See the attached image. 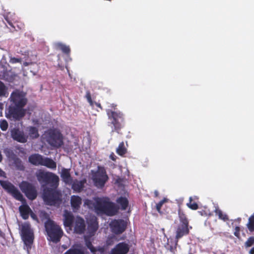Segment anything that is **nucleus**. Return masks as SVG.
Segmentation results:
<instances>
[{
    "label": "nucleus",
    "instance_id": "obj_1",
    "mask_svg": "<svg viewBox=\"0 0 254 254\" xmlns=\"http://www.w3.org/2000/svg\"><path fill=\"white\" fill-rule=\"evenodd\" d=\"M38 181L43 187L42 198L46 204L55 206L62 202V194L57 188L59 185V178L55 174L40 170L36 174Z\"/></svg>",
    "mask_w": 254,
    "mask_h": 254
},
{
    "label": "nucleus",
    "instance_id": "obj_2",
    "mask_svg": "<svg viewBox=\"0 0 254 254\" xmlns=\"http://www.w3.org/2000/svg\"><path fill=\"white\" fill-rule=\"evenodd\" d=\"M9 100L10 104L5 113L6 117L14 121H20L26 113V110L24 108L28 101L26 93L15 89L11 93Z\"/></svg>",
    "mask_w": 254,
    "mask_h": 254
},
{
    "label": "nucleus",
    "instance_id": "obj_3",
    "mask_svg": "<svg viewBox=\"0 0 254 254\" xmlns=\"http://www.w3.org/2000/svg\"><path fill=\"white\" fill-rule=\"evenodd\" d=\"M94 204L95 210L108 216H113L117 212L115 204L110 201L108 197H97Z\"/></svg>",
    "mask_w": 254,
    "mask_h": 254
},
{
    "label": "nucleus",
    "instance_id": "obj_4",
    "mask_svg": "<svg viewBox=\"0 0 254 254\" xmlns=\"http://www.w3.org/2000/svg\"><path fill=\"white\" fill-rule=\"evenodd\" d=\"M178 216L180 223L176 229L175 239L178 241L184 236L188 235L192 227L189 225V220L185 212L181 209L178 210Z\"/></svg>",
    "mask_w": 254,
    "mask_h": 254
},
{
    "label": "nucleus",
    "instance_id": "obj_5",
    "mask_svg": "<svg viewBox=\"0 0 254 254\" xmlns=\"http://www.w3.org/2000/svg\"><path fill=\"white\" fill-rule=\"evenodd\" d=\"M106 113L110 121L109 123L112 126V131L119 133L124 126V115L120 111H113L109 109L106 110Z\"/></svg>",
    "mask_w": 254,
    "mask_h": 254
},
{
    "label": "nucleus",
    "instance_id": "obj_6",
    "mask_svg": "<svg viewBox=\"0 0 254 254\" xmlns=\"http://www.w3.org/2000/svg\"><path fill=\"white\" fill-rule=\"evenodd\" d=\"M45 227L48 236L52 242L58 243L60 241L63 235V231L53 220L48 218L45 223Z\"/></svg>",
    "mask_w": 254,
    "mask_h": 254
},
{
    "label": "nucleus",
    "instance_id": "obj_7",
    "mask_svg": "<svg viewBox=\"0 0 254 254\" xmlns=\"http://www.w3.org/2000/svg\"><path fill=\"white\" fill-rule=\"evenodd\" d=\"M28 161L35 166H44L53 170H55L57 167L56 163L51 158L43 157L38 153H34L29 156Z\"/></svg>",
    "mask_w": 254,
    "mask_h": 254
},
{
    "label": "nucleus",
    "instance_id": "obj_8",
    "mask_svg": "<svg viewBox=\"0 0 254 254\" xmlns=\"http://www.w3.org/2000/svg\"><path fill=\"white\" fill-rule=\"evenodd\" d=\"M45 135L46 141L53 147L58 148L63 144L62 134L55 129H49Z\"/></svg>",
    "mask_w": 254,
    "mask_h": 254
},
{
    "label": "nucleus",
    "instance_id": "obj_9",
    "mask_svg": "<svg viewBox=\"0 0 254 254\" xmlns=\"http://www.w3.org/2000/svg\"><path fill=\"white\" fill-rule=\"evenodd\" d=\"M21 235L22 240L27 249H30L34 240V234L31 229L30 224L26 222L21 226Z\"/></svg>",
    "mask_w": 254,
    "mask_h": 254
},
{
    "label": "nucleus",
    "instance_id": "obj_10",
    "mask_svg": "<svg viewBox=\"0 0 254 254\" xmlns=\"http://www.w3.org/2000/svg\"><path fill=\"white\" fill-rule=\"evenodd\" d=\"M0 185L5 191L15 199L22 202L25 201L23 195L11 183L8 181L0 180Z\"/></svg>",
    "mask_w": 254,
    "mask_h": 254
},
{
    "label": "nucleus",
    "instance_id": "obj_11",
    "mask_svg": "<svg viewBox=\"0 0 254 254\" xmlns=\"http://www.w3.org/2000/svg\"><path fill=\"white\" fill-rule=\"evenodd\" d=\"M20 188L26 196L30 200H34L37 196V191L35 187L32 184L23 181L20 184Z\"/></svg>",
    "mask_w": 254,
    "mask_h": 254
},
{
    "label": "nucleus",
    "instance_id": "obj_12",
    "mask_svg": "<svg viewBox=\"0 0 254 254\" xmlns=\"http://www.w3.org/2000/svg\"><path fill=\"white\" fill-rule=\"evenodd\" d=\"M110 227L112 232L116 234H122L126 229L127 223L123 219H115L111 221Z\"/></svg>",
    "mask_w": 254,
    "mask_h": 254
},
{
    "label": "nucleus",
    "instance_id": "obj_13",
    "mask_svg": "<svg viewBox=\"0 0 254 254\" xmlns=\"http://www.w3.org/2000/svg\"><path fill=\"white\" fill-rule=\"evenodd\" d=\"M109 177L105 171L98 172L93 176V181L94 185L98 188H103L108 181Z\"/></svg>",
    "mask_w": 254,
    "mask_h": 254
},
{
    "label": "nucleus",
    "instance_id": "obj_14",
    "mask_svg": "<svg viewBox=\"0 0 254 254\" xmlns=\"http://www.w3.org/2000/svg\"><path fill=\"white\" fill-rule=\"evenodd\" d=\"M129 245L125 242L117 244L111 249L109 254H127L129 251Z\"/></svg>",
    "mask_w": 254,
    "mask_h": 254
},
{
    "label": "nucleus",
    "instance_id": "obj_15",
    "mask_svg": "<svg viewBox=\"0 0 254 254\" xmlns=\"http://www.w3.org/2000/svg\"><path fill=\"white\" fill-rule=\"evenodd\" d=\"M74 232L78 234H83L85 231V223L83 218L76 216L73 224Z\"/></svg>",
    "mask_w": 254,
    "mask_h": 254
},
{
    "label": "nucleus",
    "instance_id": "obj_16",
    "mask_svg": "<svg viewBox=\"0 0 254 254\" xmlns=\"http://www.w3.org/2000/svg\"><path fill=\"white\" fill-rule=\"evenodd\" d=\"M12 138L20 143H25L27 141V136L24 134L23 131L18 128H13L10 131Z\"/></svg>",
    "mask_w": 254,
    "mask_h": 254
},
{
    "label": "nucleus",
    "instance_id": "obj_17",
    "mask_svg": "<svg viewBox=\"0 0 254 254\" xmlns=\"http://www.w3.org/2000/svg\"><path fill=\"white\" fill-rule=\"evenodd\" d=\"M63 216V221L64 227H68L71 229L74 222L75 218H74L73 214L71 212L67 210L64 211Z\"/></svg>",
    "mask_w": 254,
    "mask_h": 254
},
{
    "label": "nucleus",
    "instance_id": "obj_18",
    "mask_svg": "<svg viewBox=\"0 0 254 254\" xmlns=\"http://www.w3.org/2000/svg\"><path fill=\"white\" fill-rule=\"evenodd\" d=\"M87 230L91 235H93L98 228V223L96 217H92L87 220Z\"/></svg>",
    "mask_w": 254,
    "mask_h": 254
},
{
    "label": "nucleus",
    "instance_id": "obj_19",
    "mask_svg": "<svg viewBox=\"0 0 254 254\" xmlns=\"http://www.w3.org/2000/svg\"><path fill=\"white\" fill-rule=\"evenodd\" d=\"M86 183V180L85 179L80 181L75 179L73 181H72L71 189L75 192H80L83 190Z\"/></svg>",
    "mask_w": 254,
    "mask_h": 254
},
{
    "label": "nucleus",
    "instance_id": "obj_20",
    "mask_svg": "<svg viewBox=\"0 0 254 254\" xmlns=\"http://www.w3.org/2000/svg\"><path fill=\"white\" fill-rule=\"evenodd\" d=\"M70 169L63 168L62 169L61 177L63 181L66 184H71L72 178L70 175Z\"/></svg>",
    "mask_w": 254,
    "mask_h": 254
},
{
    "label": "nucleus",
    "instance_id": "obj_21",
    "mask_svg": "<svg viewBox=\"0 0 254 254\" xmlns=\"http://www.w3.org/2000/svg\"><path fill=\"white\" fill-rule=\"evenodd\" d=\"M82 204V199L81 197L78 195H72L70 199V204L72 209L74 210H77L80 207Z\"/></svg>",
    "mask_w": 254,
    "mask_h": 254
},
{
    "label": "nucleus",
    "instance_id": "obj_22",
    "mask_svg": "<svg viewBox=\"0 0 254 254\" xmlns=\"http://www.w3.org/2000/svg\"><path fill=\"white\" fill-rule=\"evenodd\" d=\"M19 211L22 218L24 220L29 218L30 213L32 210L28 205H23L19 207Z\"/></svg>",
    "mask_w": 254,
    "mask_h": 254
},
{
    "label": "nucleus",
    "instance_id": "obj_23",
    "mask_svg": "<svg viewBox=\"0 0 254 254\" xmlns=\"http://www.w3.org/2000/svg\"><path fill=\"white\" fill-rule=\"evenodd\" d=\"M116 201L121 206V209L123 210H126L128 207V200L125 197L120 196L117 198Z\"/></svg>",
    "mask_w": 254,
    "mask_h": 254
},
{
    "label": "nucleus",
    "instance_id": "obj_24",
    "mask_svg": "<svg viewBox=\"0 0 254 254\" xmlns=\"http://www.w3.org/2000/svg\"><path fill=\"white\" fill-rule=\"evenodd\" d=\"M0 79L10 81L12 79V77L9 75V71L6 69L3 68L2 71H0Z\"/></svg>",
    "mask_w": 254,
    "mask_h": 254
},
{
    "label": "nucleus",
    "instance_id": "obj_25",
    "mask_svg": "<svg viewBox=\"0 0 254 254\" xmlns=\"http://www.w3.org/2000/svg\"><path fill=\"white\" fill-rule=\"evenodd\" d=\"M64 254H85L84 250L79 248H71Z\"/></svg>",
    "mask_w": 254,
    "mask_h": 254
},
{
    "label": "nucleus",
    "instance_id": "obj_26",
    "mask_svg": "<svg viewBox=\"0 0 254 254\" xmlns=\"http://www.w3.org/2000/svg\"><path fill=\"white\" fill-rule=\"evenodd\" d=\"M56 48L61 50L65 54L69 55L70 52V49L68 46H66L63 43H58L56 44Z\"/></svg>",
    "mask_w": 254,
    "mask_h": 254
},
{
    "label": "nucleus",
    "instance_id": "obj_27",
    "mask_svg": "<svg viewBox=\"0 0 254 254\" xmlns=\"http://www.w3.org/2000/svg\"><path fill=\"white\" fill-rule=\"evenodd\" d=\"M29 135L33 139L37 138L39 136L38 129L35 127H30L28 128Z\"/></svg>",
    "mask_w": 254,
    "mask_h": 254
},
{
    "label": "nucleus",
    "instance_id": "obj_28",
    "mask_svg": "<svg viewBox=\"0 0 254 254\" xmlns=\"http://www.w3.org/2000/svg\"><path fill=\"white\" fill-rule=\"evenodd\" d=\"M8 88L6 85L1 81H0V97H7L8 93Z\"/></svg>",
    "mask_w": 254,
    "mask_h": 254
},
{
    "label": "nucleus",
    "instance_id": "obj_29",
    "mask_svg": "<svg viewBox=\"0 0 254 254\" xmlns=\"http://www.w3.org/2000/svg\"><path fill=\"white\" fill-rule=\"evenodd\" d=\"M116 152L120 156H123L126 153L127 149L125 147L123 141L119 144L118 147L117 148Z\"/></svg>",
    "mask_w": 254,
    "mask_h": 254
},
{
    "label": "nucleus",
    "instance_id": "obj_30",
    "mask_svg": "<svg viewBox=\"0 0 254 254\" xmlns=\"http://www.w3.org/2000/svg\"><path fill=\"white\" fill-rule=\"evenodd\" d=\"M215 213L218 216L219 219H222L224 221L228 220L229 218L226 214H224L223 212L219 208H217L215 210Z\"/></svg>",
    "mask_w": 254,
    "mask_h": 254
},
{
    "label": "nucleus",
    "instance_id": "obj_31",
    "mask_svg": "<svg viewBox=\"0 0 254 254\" xmlns=\"http://www.w3.org/2000/svg\"><path fill=\"white\" fill-rule=\"evenodd\" d=\"M247 226L248 229L251 232H254V214L249 217V222Z\"/></svg>",
    "mask_w": 254,
    "mask_h": 254
},
{
    "label": "nucleus",
    "instance_id": "obj_32",
    "mask_svg": "<svg viewBox=\"0 0 254 254\" xmlns=\"http://www.w3.org/2000/svg\"><path fill=\"white\" fill-rule=\"evenodd\" d=\"M187 206L192 210H196L198 208V205L197 203L192 202V197H190L189 202L187 203Z\"/></svg>",
    "mask_w": 254,
    "mask_h": 254
},
{
    "label": "nucleus",
    "instance_id": "obj_33",
    "mask_svg": "<svg viewBox=\"0 0 254 254\" xmlns=\"http://www.w3.org/2000/svg\"><path fill=\"white\" fill-rule=\"evenodd\" d=\"M85 245L92 254H96V247L92 245V242L90 241L86 240Z\"/></svg>",
    "mask_w": 254,
    "mask_h": 254
},
{
    "label": "nucleus",
    "instance_id": "obj_34",
    "mask_svg": "<svg viewBox=\"0 0 254 254\" xmlns=\"http://www.w3.org/2000/svg\"><path fill=\"white\" fill-rule=\"evenodd\" d=\"M8 123L5 120L0 121V127L3 131H5L8 128Z\"/></svg>",
    "mask_w": 254,
    "mask_h": 254
},
{
    "label": "nucleus",
    "instance_id": "obj_35",
    "mask_svg": "<svg viewBox=\"0 0 254 254\" xmlns=\"http://www.w3.org/2000/svg\"><path fill=\"white\" fill-rule=\"evenodd\" d=\"M254 244V237H250L245 243L246 248L251 247Z\"/></svg>",
    "mask_w": 254,
    "mask_h": 254
},
{
    "label": "nucleus",
    "instance_id": "obj_36",
    "mask_svg": "<svg viewBox=\"0 0 254 254\" xmlns=\"http://www.w3.org/2000/svg\"><path fill=\"white\" fill-rule=\"evenodd\" d=\"M166 201H167L166 199L164 198L163 200H161V201H160L158 203L156 204V210L159 213H161V207H162L163 204H164V203L165 202H166Z\"/></svg>",
    "mask_w": 254,
    "mask_h": 254
},
{
    "label": "nucleus",
    "instance_id": "obj_37",
    "mask_svg": "<svg viewBox=\"0 0 254 254\" xmlns=\"http://www.w3.org/2000/svg\"><path fill=\"white\" fill-rule=\"evenodd\" d=\"M86 97L90 105L92 107H93L94 102L92 100L91 94L89 91L86 92Z\"/></svg>",
    "mask_w": 254,
    "mask_h": 254
},
{
    "label": "nucleus",
    "instance_id": "obj_38",
    "mask_svg": "<svg viewBox=\"0 0 254 254\" xmlns=\"http://www.w3.org/2000/svg\"><path fill=\"white\" fill-rule=\"evenodd\" d=\"M22 61L21 59L20 58H16L15 57L11 58L10 59V63L11 64H16L17 63H21Z\"/></svg>",
    "mask_w": 254,
    "mask_h": 254
},
{
    "label": "nucleus",
    "instance_id": "obj_39",
    "mask_svg": "<svg viewBox=\"0 0 254 254\" xmlns=\"http://www.w3.org/2000/svg\"><path fill=\"white\" fill-rule=\"evenodd\" d=\"M234 235L237 238H239L240 236V228L239 226H236L235 228Z\"/></svg>",
    "mask_w": 254,
    "mask_h": 254
},
{
    "label": "nucleus",
    "instance_id": "obj_40",
    "mask_svg": "<svg viewBox=\"0 0 254 254\" xmlns=\"http://www.w3.org/2000/svg\"><path fill=\"white\" fill-rule=\"evenodd\" d=\"M4 19L6 21V22L9 24V25L11 26L12 27H13L14 29H15V27L14 26H13V24H12V21L9 18V14H7L5 16H4Z\"/></svg>",
    "mask_w": 254,
    "mask_h": 254
},
{
    "label": "nucleus",
    "instance_id": "obj_41",
    "mask_svg": "<svg viewBox=\"0 0 254 254\" xmlns=\"http://www.w3.org/2000/svg\"><path fill=\"white\" fill-rule=\"evenodd\" d=\"M96 252L97 251L99 252L101 254H104L105 253V248L103 247L99 246L97 248H96Z\"/></svg>",
    "mask_w": 254,
    "mask_h": 254
},
{
    "label": "nucleus",
    "instance_id": "obj_42",
    "mask_svg": "<svg viewBox=\"0 0 254 254\" xmlns=\"http://www.w3.org/2000/svg\"><path fill=\"white\" fill-rule=\"evenodd\" d=\"M107 245L108 246H111L113 244L114 242L112 238H108L106 241Z\"/></svg>",
    "mask_w": 254,
    "mask_h": 254
},
{
    "label": "nucleus",
    "instance_id": "obj_43",
    "mask_svg": "<svg viewBox=\"0 0 254 254\" xmlns=\"http://www.w3.org/2000/svg\"><path fill=\"white\" fill-rule=\"evenodd\" d=\"M110 158L112 159L113 161H116L117 159V156L114 154V153H112L110 155Z\"/></svg>",
    "mask_w": 254,
    "mask_h": 254
},
{
    "label": "nucleus",
    "instance_id": "obj_44",
    "mask_svg": "<svg viewBox=\"0 0 254 254\" xmlns=\"http://www.w3.org/2000/svg\"><path fill=\"white\" fill-rule=\"evenodd\" d=\"M0 177L6 178L5 172L0 168Z\"/></svg>",
    "mask_w": 254,
    "mask_h": 254
},
{
    "label": "nucleus",
    "instance_id": "obj_45",
    "mask_svg": "<svg viewBox=\"0 0 254 254\" xmlns=\"http://www.w3.org/2000/svg\"><path fill=\"white\" fill-rule=\"evenodd\" d=\"M94 105H95L97 107H98L99 108H100L101 110H103V108L101 106L100 103H97V102H94Z\"/></svg>",
    "mask_w": 254,
    "mask_h": 254
},
{
    "label": "nucleus",
    "instance_id": "obj_46",
    "mask_svg": "<svg viewBox=\"0 0 254 254\" xmlns=\"http://www.w3.org/2000/svg\"><path fill=\"white\" fill-rule=\"evenodd\" d=\"M111 107L112 109H114V110H115L116 109L117 105L116 104H112L111 105Z\"/></svg>",
    "mask_w": 254,
    "mask_h": 254
},
{
    "label": "nucleus",
    "instance_id": "obj_47",
    "mask_svg": "<svg viewBox=\"0 0 254 254\" xmlns=\"http://www.w3.org/2000/svg\"><path fill=\"white\" fill-rule=\"evenodd\" d=\"M249 254H254V247L250 250V251L249 252Z\"/></svg>",
    "mask_w": 254,
    "mask_h": 254
},
{
    "label": "nucleus",
    "instance_id": "obj_48",
    "mask_svg": "<svg viewBox=\"0 0 254 254\" xmlns=\"http://www.w3.org/2000/svg\"><path fill=\"white\" fill-rule=\"evenodd\" d=\"M31 216L32 218H33V219L37 218H36V215L35 214H34L32 212H31Z\"/></svg>",
    "mask_w": 254,
    "mask_h": 254
},
{
    "label": "nucleus",
    "instance_id": "obj_49",
    "mask_svg": "<svg viewBox=\"0 0 254 254\" xmlns=\"http://www.w3.org/2000/svg\"><path fill=\"white\" fill-rule=\"evenodd\" d=\"M91 203V201L90 200H86V201L85 202V203L87 205H89Z\"/></svg>",
    "mask_w": 254,
    "mask_h": 254
},
{
    "label": "nucleus",
    "instance_id": "obj_50",
    "mask_svg": "<svg viewBox=\"0 0 254 254\" xmlns=\"http://www.w3.org/2000/svg\"><path fill=\"white\" fill-rule=\"evenodd\" d=\"M154 193H155V196H158V191H156H156H155Z\"/></svg>",
    "mask_w": 254,
    "mask_h": 254
},
{
    "label": "nucleus",
    "instance_id": "obj_51",
    "mask_svg": "<svg viewBox=\"0 0 254 254\" xmlns=\"http://www.w3.org/2000/svg\"><path fill=\"white\" fill-rule=\"evenodd\" d=\"M170 250L171 252H173V249L172 247H171Z\"/></svg>",
    "mask_w": 254,
    "mask_h": 254
},
{
    "label": "nucleus",
    "instance_id": "obj_52",
    "mask_svg": "<svg viewBox=\"0 0 254 254\" xmlns=\"http://www.w3.org/2000/svg\"><path fill=\"white\" fill-rule=\"evenodd\" d=\"M199 213H200L201 215H202V211H198Z\"/></svg>",
    "mask_w": 254,
    "mask_h": 254
},
{
    "label": "nucleus",
    "instance_id": "obj_53",
    "mask_svg": "<svg viewBox=\"0 0 254 254\" xmlns=\"http://www.w3.org/2000/svg\"><path fill=\"white\" fill-rule=\"evenodd\" d=\"M22 168H21V169H20L21 170H22V169H24V166H22Z\"/></svg>",
    "mask_w": 254,
    "mask_h": 254
}]
</instances>
